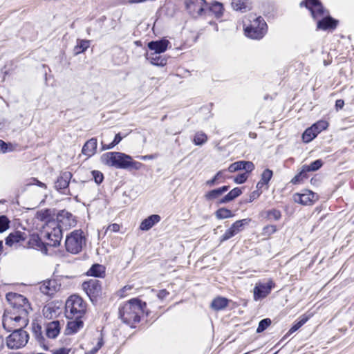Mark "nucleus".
<instances>
[{"label": "nucleus", "mask_w": 354, "mask_h": 354, "mask_svg": "<svg viewBox=\"0 0 354 354\" xmlns=\"http://www.w3.org/2000/svg\"><path fill=\"white\" fill-rule=\"evenodd\" d=\"M6 299L10 308L3 314V326L8 331L13 330L6 338V344L10 349H19L28 341V334L22 328L28 323V314L32 308L28 299L21 295L8 292Z\"/></svg>", "instance_id": "1"}, {"label": "nucleus", "mask_w": 354, "mask_h": 354, "mask_svg": "<svg viewBox=\"0 0 354 354\" xmlns=\"http://www.w3.org/2000/svg\"><path fill=\"white\" fill-rule=\"evenodd\" d=\"M304 6L310 11L313 19L318 20V29L326 30L336 28L337 21L328 16V12L324 8L319 0H304L300 3L301 7Z\"/></svg>", "instance_id": "2"}, {"label": "nucleus", "mask_w": 354, "mask_h": 354, "mask_svg": "<svg viewBox=\"0 0 354 354\" xmlns=\"http://www.w3.org/2000/svg\"><path fill=\"white\" fill-rule=\"evenodd\" d=\"M101 162L106 166L128 170H139L142 164L122 152H106L100 157Z\"/></svg>", "instance_id": "3"}, {"label": "nucleus", "mask_w": 354, "mask_h": 354, "mask_svg": "<svg viewBox=\"0 0 354 354\" xmlns=\"http://www.w3.org/2000/svg\"><path fill=\"white\" fill-rule=\"evenodd\" d=\"M146 303L135 298L125 303L119 309V315L124 323L133 326L139 322L140 315L145 312Z\"/></svg>", "instance_id": "4"}, {"label": "nucleus", "mask_w": 354, "mask_h": 354, "mask_svg": "<svg viewBox=\"0 0 354 354\" xmlns=\"http://www.w3.org/2000/svg\"><path fill=\"white\" fill-rule=\"evenodd\" d=\"M247 21H243L245 35L252 39H261L267 32L268 26L264 19L250 15Z\"/></svg>", "instance_id": "5"}, {"label": "nucleus", "mask_w": 354, "mask_h": 354, "mask_svg": "<svg viewBox=\"0 0 354 354\" xmlns=\"http://www.w3.org/2000/svg\"><path fill=\"white\" fill-rule=\"evenodd\" d=\"M87 310V304L76 295L70 296L65 304V315L68 319L84 318Z\"/></svg>", "instance_id": "6"}, {"label": "nucleus", "mask_w": 354, "mask_h": 354, "mask_svg": "<svg viewBox=\"0 0 354 354\" xmlns=\"http://www.w3.org/2000/svg\"><path fill=\"white\" fill-rule=\"evenodd\" d=\"M86 244V239L81 230H75L66 236V249L72 254H77L82 251Z\"/></svg>", "instance_id": "7"}, {"label": "nucleus", "mask_w": 354, "mask_h": 354, "mask_svg": "<svg viewBox=\"0 0 354 354\" xmlns=\"http://www.w3.org/2000/svg\"><path fill=\"white\" fill-rule=\"evenodd\" d=\"M57 227L60 230H68L76 225L75 216L66 210H61L57 215Z\"/></svg>", "instance_id": "8"}, {"label": "nucleus", "mask_w": 354, "mask_h": 354, "mask_svg": "<svg viewBox=\"0 0 354 354\" xmlns=\"http://www.w3.org/2000/svg\"><path fill=\"white\" fill-rule=\"evenodd\" d=\"M185 3L187 11L194 17L206 13L207 3L205 0H185Z\"/></svg>", "instance_id": "9"}, {"label": "nucleus", "mask_w": 354, "mask_h": 354, "mask_svg": "<svg viewBox=\"0 0 354 354\" xmlns=\"http://www.w3.org/2000/svg\"><path fill=\"white\" fill-rule=\"evenodd\" d=\"M82 288L91 301L101 295L102 285L97 279H90L82 283Z\"/></svg>", "instance_id": "10"}, {"label": "nucleus", "mask_w": 354, "mask_h": 354, "mask_svg": "<svg viewBox=\"0 0 354 354\" xmlns=\"http://www.w3.org/2000/svg\"><path fill=\"white\" fill-rule=\"evenodd\" d=\"M295 203L303 205H311L318 200V196L312 191L304 190L303 193H296L293 195Z\"/></svg>", "instance_id": "11"}, {"label": "nucleus", "mask_w": 354, "mask_h": 354, "mask_svg": "<svg viewBox=\"0 0 354 354\" xmlns=\"http://www.w3.org/2000/svg\"><path fill=\"white\" fill-rule=\"evenodd\" d=\"M273 287L274 283L272 280H268V281L266 283H257L253 290L254 299L257 301L259 299L265 298L268 295L270 294Z\"/></svg>", "instance_id": "12"}, {"label": "nucleus", "mask_w": 354, "mask_h": 354, "mask_svg": "<svg viewBox=\"0 0 354 354\" xmlns=\"http://www.w3.org/2000/svg\"><path fill=\"white\" fill-rule=\"evenodd\" d=\"M71 178L72 174L70 171L62 172L55 183V189L62 194H67L66 191Z\"/></svg>", "instance_id": "13"}, {"label": "nucleus", "mask_w": 354, "mask_h": 354, "mask_svg": "<svg viewBox=\"0 0 354 354\" xmlns=\"http://www.w3.org/2000/svg\"><path fill=\"white\" fill-rule=\"evenodd\" d=\"M39 288L43 294L51 296L59 290L60 284L55 279H50L44 281Z\"/></svg>", "instance_id": "14"}, {"label": "nucleus", "mask_w": 354, "mask_h": 354, "mask_svg": "<svg viewBox=\"0 0 354 354\" xmlns=\"http://www.w3.org/2000/svg\"><path fill=\"white\" fill-rule=\"evenodd\" d=\"M48 242L46 244L52 247H56L59 245L62 237V232L60 228L54 227L50 232L46 234Z\"/></svg>", "instance_id": "15"}, {"label": "nucleus", "mask_w": 354, "mask_h": 354, "mask_svg": "<svg viewBox=\"0 0 354 354\" xmlns=\"http://www.w3.org/2000/svg\"><path fill=\"white\" fill-rule=\"evenodd\" d=\"M26 234L19 231L10 233L6 239V244L10 247L17 248V244L26 240Z\"/></svg>", "instance_id": "16"}, {"label": "nucleus", "mask_w": 354, "mask_h": 354, "mask_svg": "<svg viewBox=\"0 0 354 354\" xmlns=\"http://www.w3.org/2000/svg\"><path fill=\"white\" fill-rule=\"evenodd\" d=\"M83 318H73L68 322L65 332L67 335L76 333L84 326Z\"/></svg>", "instance_id": "17"}, {"label": "nucleus", "mask_w": 354, "mask_h": 354, "mask_svg": "<svg viewBox=\"0 0 354 354\" xmlns=\"http://www.w3.org/2000/svg\"><path fill=\"white\" fill-rule=\"evenodd\" d=\"M60 330V322L59 321L50 322L46 326V335L48 338L55 339L59 334Z\"/></svg>", "instance_id": "18"}, {"label": "nucleus", "mask_w": 354, "mask_h": 354, "mask_svg": "<svg viewBox=\"0 0 354 354\" xmlns=\"http://www.w3.org/2000/svg\"><path fill=\"white\" fill-rule=\"evenodd\" d=\"M169 44V42L167 39L152 41L148 43V48L154 53L160 54L166 51Z\"/></svg>", "instance_id": "19"}, {"label": "nucleus", "mask_w": 354, "mask_h": 354, "mask_svg": "<svg viewBox=\"0 0 354 354\" xmlns=\"http://www.w3.org/2000/svg\"><path fill=\"white\" fill-rule=\"evenodd\" d=\"M97 145V139L91 138L88 140L82 147V153L88 157L92 156L96 152Z\"/></svg>", "instance_id": "20"}, {"label": "nucleus", "mask_w": 354, "mask_h": 354, "mask_svg": "<svg viewBox=\"0 0 354 354\" xmlns=\"http://www.w3.org/2000/svg\"><path fill=\"white\" fill-rule=\"evenodd\" d=\"M146 59L153 65L163 66L167 64V59L157 53H147Z\"/></svg>", "instance_id": "21"}, {"label": "nucleus", "mask_w": 354, "mask_h": 354, "mask_svg": "<svg viewBox=\"0 0 354 354\" xmlns=\"http://www.w3.org/2000/svg\"><path fill=\"white\" fill-rule=\"evenodd\" d=\"M160 221V216L158 214H153L143 220L140 225V228L142 230H149L156 223Z\"/></svg>", "instance_id": "22"}, {"label": "nucleus", "mask_w": 354, "mask_h": 354, "mask_svg": "<svg viewBox=\"0 0 354 354\" xmlns=\"http://www.w3.org/2000/svg\"><path fill=\"white\" fill-rule=\"evenodd\" d=\"M223 4L218 1H214L211 3L208 8H206V12L212 13L216 18L221 17L223 14Z\"/></svg>", "instance_id": "23"}, {"label": "nucleus", "mask_w": 354, "mask_h": 354, "mask_svg": "<svg viewBox=\"0 0 354 354\" xmlns=\"http://www.w3.org/2000/svg\"><path fill=\"white\" fill-rule=\"evenodd\" d=\"M229 186H223L218 189H213L206 193L205 194V198L207 201H212L214 199L218 198L221 194L227 192L229 189Z\"/></svg>", "instance_id": "24"}, {"label": "nucleus", "mask_w": 354, "mask_h": 354, "mask_svg": "<svg viewBox=\"0 0 354 354\" xmlns=\"http://www.w3.org/2000/svg\"><path fill=\"white\" fill-rule=\"evenodd\" d=\"M228 301L227 299L218 297L212 301L211 307L216 311L221 310L227 306Z\"/></svg>", "instance_id": "25"}, {"label": "nucleus", "mask_w": 354, "mask_h": 354, "mask_svg": "<svg viewBox=\"0 0 354 354\" xmlns=\"http://www.w3.org/2000/svg\"><path fill=\"white\" fill-rule=\"evenodd\" d=\"M242 194V191L240 188L236 187L232 189L227 195H225L223 198H222L218 204L226 203L230 201H233L234 198L238 197Z\"/></svg>", "instance_id": "26"}, {"label": "nucleus", "mask_w": 354, "mask_h": 354, "mask_svg": "<svg viewBox=\"0 0 354 354\" xmlns=\"http://www.w3.org/2000/svg\"><path fill=\"white\" fill-rule=\"evenodd\" d=\"M105 273V268L100 264H94L87 272L88 275L95 277H103Z\"/></svg>", "instance_id": "27"}, {"label": "nucleus", "mask_w": 354, "mask_h": 354, "mask_svg": "<svg viewBox=\"0 0 354 354\" xmlns=\"http://www.w3.org/2000/svg\"><path fill=\"white\" fill-rule=\"evenodd\" d=\"M232 6L236 10H239L242 12H246L250 9L248 2L243 0H232Z\"/></svg>", "instance_id": "28"}, {"label": "nucleus", "mask_w": 354, "mask_h": 354, "mask_svg": "<svg viewBox=\"0 0 354 354\" xmlns=\"http://www.w3.org/2000/svg\"><path fill=\"white\" fill-rule=\"evenodd\" d=\"M90 45V41L82 39V40H77V44L75 46L74 52L75 55L80 54L81 53L84 52Z\"/></svg>", "instance_id": "29"}, {"label": "nucleus", "mask_w": 354, "mask_h": 354, "mask_svg": "<svg viewBox=\"0 0 354 354\" xmlns=\"http://www.w3.org/2000/svg\"><path fill=\"white\" fill-rule=\"evenodd\" d=\"M32 333L35 338L40 343V344L44 343V337L42 335V328L41 326L37 323L32 324Z\"/></svg>", "instance_id": "30"}, {"label": "nucleus", "mask_w": 354, "mask_h": 354, "mask_svg": "<svg viewBox=\"0 0 354 354\" xmlns=\"http://www.w3.org/2000/svg\"><path fill=\"white\" fill-rule=\"evenodd\" d=\"M308 171L304 168V165L301 167V171L297 174L292 180L291 183L292 184H299L302 182L304 179H307L308 178Z\"/></svg>", "instance_id": "31"}, {"label": "nucleus", "mask_w": 354, "mask_h": 354, "mask_svg": "<svg viewBox=\"0 0 354 354\" xmlns=\"http://www.w3.org/2000/svg\"><path fill=\"white\" fill-rule=\"evenodd\" d=\"M317 136L316 131L310 127L304 132L302 139L304 142L308 143L312 141Z\"/></svg>", "instance_id": "32"}, {"label": "nucleus", "mask_w": 354, "mask_h": 354, "mask_svg": "<svg viewBox=\"0 0 354 354\" xmlns=\"http://www.w3.org/2000/svg\"><path fill=\"white\" fill-rule=\"evenodd\" d=\"M216 216L218 219H224L233 216L232 212L226 208H220L216 212Z\"/></svg>", "instance_id": "33"}, {"label": "nucleus", "mask_w": 354, "mask_h": 354, "mask_svg": "<svg viewBox=\"0 0 354 354\" xmlns=\"http://www.w3.org/2000/svg\"><path fill=\"white\" fill-rule=\"evenodd\" d=\"M308 317H306L305 315H303L302 317H301L299 321L297 322V323H295L290 328V329L288 330L287 335H290V334L295 333V331H297L300 327H301L308 321Z\"/></svg>", "instance_id": "34"}, {"label": "nucleus", "mask_w": 354, "mask_h": 354, "mask_svg": "<svg viewBox=\"0 0 354 354\" xmlns=\"http://www.w3.org/2000/svg\"><path fill=\"white\" fill-rule=\"evenodd\" d=\"M323 165V162L322 160H316L313 162L311 164L307 165H304V167L308 172L310 171H315L318 170Z\"/></svg>", "instance_id": "35"}, {"label": "nucleus", "mask_w": 354, "mask_h": 354, "mask_svg": "<svg viewBox=\"0 0 354 354\" xmlns=\"http://www.w3.org/2000/svg\"><path fill=\"white\" fill-rule=\"evenodd\" d=\"M207 140V137L205 133L203 132H197L194 138V142L196 145H202Z\"/></svg>", "instance_id": "36"}, {"label": "nucleus", "mask_w": 354, "mask_h": 354, "mask_svg": "<svg viewBox=\"0 0 354 354\" xmlns=\"http://www.w3.org/2000/svg\"><path fill=\"white\" fill-rule=\"evenodd\" d=\"M250 221V219L245 218L242 220L236 221L235 223H234L232 226L235 230L236 233L238 234L239 232H241L243 226L245 225H248Z\"/></svg>", "instance_id": "37"}, {"label": "nucleus", "mask_w": 354, "mask_h": 354, "mask_svg": "<svg viewBox=\"0 0 354 354\" xmlns=\"http://www.w3.org/2000/svg\"><path fill=\"white\" fill-rule=\"evenodd\" d=\"M311 127L316 131V133L318 134L322 131L326 129L328 127V122L324 120H320L317 122V123L313 124Z\"/></svg>", "instance_id": "38"}, {"label": "nucleus", "mask_w": 354, "mask_h": 354, "mask_svg": "<svg viewBox=\"0 0 354 354\" xmlns=\"http://www.w3.org/2000/svg\"><path fill=\"white\" fill-rule=\"evenodd\" d=\"M267 218L268 219H273L274 221H278L281 217V213L279 210L276 209H270L266 212Z\"/></svg>", "instance_id": "39"}, {"label": "nucleus", "mask_w": 354, "mask_h": 354, "mask_svg": "<svg viewBox=\"0 0 354 354\" xmlns=\"http://www.w3.org/2000/svg\"><path fill=\"white\" fill-rule=\"evenodd\" d=\"M272 322L269 318H266L260 321L257 329V333H260L264 331L270 324Z\"/></svg>", "instance_id": "40"}, {"label": "nucleus", "mask_w": 354, "mask_h": 354, "mask_svg": "<svg viewBox=\"0 0 354 354\" xmlns=\"http://www.w3.org/2000/svg\"><path fill=\"white\" fill-rule=\"evenodd\" d=\"M10 221L6 216H0V233L5 232L9 228Z\"/></svg>", "instance_id": "41"}, {"label": "nucleus", "mask_w": 354, "mask_h": 354, "mask_svg": "<svg viewBox=\"0 0 354 354\" xmlns=\"http://www.w3.org/2000/svg\"><path fill=\"white\" fill-rule=\"evenodd\" d=\"M236 234L237 233L235 231V230L232 227V226H231L228 230H226L225 234L221 237V241H225L235 236Z\"/></svg>", "instance_id": "42"}, {"label": "nucleus", "mask_w": 354, "mask_h": 354, "mask_svg": "<svg viewBox=\"0 0 354 354\" xmlns=\"http://www.w3.org/2000/svg\"><path fill=\"white\" fill-rule=\"evenodd\" d=\"M236 234L237 233L235 231V230L232 227V226H231L228 230H226L225 234L221 237V241H225L235 236Z\"/></svg>", "instance_id": "43"}, {"label": "nucleus", "mask_w": 354, "mask_h": 354, "mask_svg": "<svg viewBox=\"0 0 354 354\" xmlns=\"http://www.w3.org/2000/svg\"><path fill=\"white\" fill-rule=\"evenodd\" d=\"M272 174H273V173H272V170H270L269 169H266L263 171V173L261 174V180L268 184V182L270 180L272 176Z\"/></svg>", "instance_id": "44"}, {"label": "nucleus", "mask_w": 354, "mask_h": 354, "mask_svg": "<svg viewBox=\"0 0 354 354\" xmlns=\"http://www.w3.org/2000/svg\"><path fill=\"white\" fill-rule=\"evenodd\" d=\"M243 161H237L231 164L228 167V171L231 173L242 169Z\"/></svg>", "instance_id": "45"}, {"label": "nucleus", "mask_w": 354, "mask_h": 354, "mask_svg": "<svg viewBox=\"0 0 354 354\" xmlns=\"http://www.w3.org/2000/svg\"><path fill=\"white\" fill-rule=\"evenodd\" d=\"M277 231V227L274 225H268L263 227V234L270 236Z\"/></svg>", "instance_id": "46"}, {"label": "nucleus", "mask_w": 354, "mask_h": 354, "mask_svg": "<svg viewBox=\"0 0 354 354\" xmlns=\"http://www.w3.org/2000/svg\"><path fill=\"white\" fill-rule=\"evenodd\" d=\"M92 176H93V178H94L95 182L97 184H100L103 181L104 176H103L102 173L100 172V171H97V170L93 171Z\"/></svg>", "instance_id": "47"}, {"label": "nucleus", "mask_w": 354, "mask_h": 354, "mask_svg": "<svg viewBox=\"0 0 354 354\" xmlns=\"http://www.w3.org/2000/svg\"><path fill=\"white\" fill-rule=\"evenodd\" d=\"M12 151V145L7 144L4 141L0 140V153H5L8 151Z\"/></svg>", "instance_id": "48"}, {"label": "nucleus", "mask_w": 354, "mask_h": 354, "mask_svg": "<svg viewBox=\"0 0 354 354\" xmlns=\"http://www.w3.org/2000/svg\"><path fill=\"white\" fill-rule=\"evenodd\" d=\"M254 169V165L250 161H243L242 169L246 171V174L251 172Z\"/></svg>", "instance_id": "49"}, {"label": "nucleus", "mask_w": 354, "mask_h": 354, "mask_svg": "<svg viewBox=\"0 0 354 354\" xmlns=\"http://www.w3.org/2000/svg\"><path fill=\"white\" fill-rule=\"evenodd\" d=\"M248 177L246 173L240 174L235 177L234 182L237 184H242L246 181Z\"/></svg>", "instance_id": "50"}, {"label": "nucleus", "mask_w": 354, "mask_h": 354, "mask_svg": "<svg viewBox=\"0 0 354 354\" xmlns=\"http://www.w3.org/2000/svg\"><path fill=\"white\" fill-rule=\"evenodd\" d=\"M71 349L67 348H59L53 351V354H68Z\"/></svg>", "instance_id": "51"}, {"label": "nucleus", "mask_w": 354, "mask_h": 354, "mask_svg": "<svg viewBox=\"0 0 354 354\" xmlns=\"http://www.w3.org/2000/svg\"><path fill=\"white\" fill-rule=\"evenodd\" d=\"M169 295V292L168 291H167L165 289H163V290H160L157 296L158 297L162 300L164 299H165L168 295Z\"/></svg>", "instance_id": "52"}, {"label": "nucleus", "mask_w": 354, "mask_h": 354, "mask_svg": "<svg viewBox=\"0 0 354 354\" xmlns=\"http://www.w3.org/2000/svg\"><path fill=\"white\" fill-rule=\"evenodd\" d=\"M261 192H259V190H255V191H253L250 195V200H249V202H252L254 200L257 199V198L259 197V196L261 195Z\"/></svg>", "instance_id": "53"}, {"label": "nucleus", "mask_w": 354, "mask_h": 354, "mask_svg": "<svg viewBox=\"0 0 354 354\" xmlns=\"http://www.w3.org/2000/svg\"><path fill=\"white\" fill-rule=\"evenodd\" d=\"M103 343H102V339H101L97 344L96 346L94 347L90 352L88 354H95L98 350L102 347Z\"/></svg>", "instance_id": "54"}, {"label": "nucleus", "mask_w": 354, "mask_h": 354, "mask_svg": "<svg viewBox=\"0 0 354 354\" xmlns=\"http://www.w3.org/2000/svg\"><path fill=\"white\" fill-rule=\"evenodd\" d=\"M344 102L343 100H337L335 102V109L337 111L342 109L344 107Z\"/></svg>", "instance_id": "55"}, {"label": "nucleus", "mask_w": 354, "mask_h": 354, "mask_svg": "<svg viewBox=\"0 0 354 354\" xmlns=\"http://www.w3.org/2000/svg\"><path fill=\"white\" fill-rule=\"evenodd\" d=\"M107 230H110L112 232H117L120 230V225L117 223H113L112 225H110Z\"/></svg>", "instance_id": "56"}, {"label": "nucleus", "mask_w": 354, "mask_h": 354, "mask_svg": "<svg viewBox=\"0 0 354 354\" xmlns=\"http://www.w3.org/2000/svg\"><path fill=\"white\" fill-rule=\"evenodd\" d=\"M122 138L123 137L121 136L120 133H117L113 140V145H117L122 140Z\"/></svg>", "instance_id": "57"}, {"label": "nucleus", "mask_w": 354, "mask_h": 354, "mask_svg": "<svg viewBox=\"0 0 354 354\" xmlns=\"http://www.w3.org/2000/svg\"><path fill=\"white\" fill-rule=\"evenodd\" d=\"M217 180H218L215 177H214L213 178L206 181L205 184L207 186L212 187V186L214 185L216 183Z\"/></svg>", "instance_id": "58"}, {"label": "nucleus", "mask_w": 354, "mask_h": 354, "mask_svg": "<svg viewBox=\"0 0 354 354\" xmlns=\"http://www.w3.org/2000/svg\"><path fill=\"white\" fill-rule=\"evenodd\" d=\"M32 180L34 182L33 184L37 185L39 187H43V188H46V185L44 183H43L40 182L39 180H38L37 179L33 178Z\"/></svg>", "instance_id": "59"}, {"label": "nucleus", "mask_w": 354, "mask_h": 354, "mask_svg": "<svg viewBox=\"0 0 354 354\" xmlns=\"http://www.w3.org/2000/svg\"><path fill=\"white\" fill-rule=\"evenodd\" d=\"M115 146V145H113V142L109 145L102 143V150L111 149L113 148Z\"/></svg>", "instance_id": "60"}, {"label": "nucleus", "mask_w": 354, "mask_h": 354, "mask_svg": "<svg viewBox=\"0 0 354 354\" xmlns=\"http://www.w3.org/2000/svg\"><path fill=\"white\" fill-rule=\"evenodd\" d=\"M265 185H267V183L260 180V181L257 184V190L259 191V189H261Z\"/></svg>", "instance_id": "61"}, {"label": "nucleus", "mask_w": 354, "mask_h": 354, "mask_svg": "<svg viewBox=\"0 0 354 354\" xmlns=\"http://www.w3.org/2000/svg\"><path fill=\"white\" fill-rule=\"evenodd\" d=\"M140 158L143 160H145L152 159V158H153V155H147V156H141Z\"/></svg>", "instance_id": "62"}, {"label": "nucleus", "mask_w": 354, "mask_h": 354, "mask_svg": "<svg viewBox=\"0 0 354 354\" xmlns=\"http://www.w3.org/2000/svg\"><path fill=\"white\" fill-rule=\"evenodd\" d=\"M222 174H223V171H219L215 176L214 177L217 179V180H219L221 177H222Z\"/></svg>", "instance_id": "63"}, {"label": "nucleus", "mask_w": 354, "mask_h": 354, "mask_svg": "<svg viewBox=\"0 0 354 354\" xmlns=\"http://www.w3.org/2000/svg\"><path fill=\"white\" fill-rule=\"evenodd\" d=\"M3 337L0 335V351L3 348Z\"/></svg>", "instance_id": "64"}]
</instances>
